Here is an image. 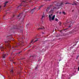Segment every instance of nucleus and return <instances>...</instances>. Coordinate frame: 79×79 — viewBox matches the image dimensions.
<instances>
[{
    "label": "nucleus",
    "mask_w": 79,
    "mask_h": 79,
    "mask_svg": "<svg viewBox=\"0 0 79 79\" xmlns=\"http://www.w3.org/2000/svg\"><path fill=\"white\" fill-rule=\"evenodd\" d=\"M8 3V1H7L5 2L4 3V7H5L6 6V4H7Z\"/></svg>",
    "instance_id": "2eb2a0df"
},
{
    "label": "nucleus",
    "mask_w": 79,
    "mask_h": 79,
    "mask_svg": "<svg viewBox=\"0 0 79 79\" xmlns=\"http://www.w3.org/2000/svg\"><path fill=\"white\" fill-rule=\"evenodd\" d=\"M10 73H13V70H11L10 71Z\"/></svg>",
    "instance_id": "aec40b11"
},
{
    "label": "nucleus",
    "mask_w": 79,
    "mask_h": 79,
    "mask_svg": "<svg viewBox=\"0 0 79 79\" xmlns=\"http://www.w3.org/2000/svg\"><path fill=\"white\" fill-rule=\"evenodd\" d=\"M43 6H44V5H42L41 6H40L39 7V10H40V8H42V7H43Z\"/></svg>",
    "instance_id": "f3484780"
},
{
    "label": "nucleus",
    "mask_w": 79,
    "mask_h": 79,
    "mask_svg": "<svg viewBox=\"0 0 79 79\" xmlns=\"http://www.w3.org/2000/svg\"><path fill=\"white\" fill-rule=\"evenodd\" d=\"M22 43H23V42H22Z\"/></svg>",
    "instance_id": "c03bdc74"
},
{
    "label": "nucleus",
    "mask_w": 79,
    "mask_h": 79,
    "mask_svg": "<svg viewBox=\"0 0 79 79\" xmlns=\"http://www.w3.org/2000/svg\"><path fill=\"white\" fill-rule=\"evenodd\" d=\"M0 48L1 51H3V50L5 49V48L3 47L2 46Z\"/></svg>",
    "instance_id": "f8f14e48"
},
{
    "label": "nucleus",
    "mask_w": 79,
    "mask_h": 79,
    "mask_svg": "<svg viewBox=\"0 0 79 79\" xmlns=\"http://www.w3.org/2000/svg\"><path fill=\"white\" fill-rule=\"evenodd\" d=\"M44 27H40V28H39V29H44Z\"/></svg>",
    "instance_id": "412c9836"
},
{
    "label": "nucleus",
    "mask_w": 79,
    "mask_h": 79,
    "mask_svg": "<svg viewBox=\"0 0 79 79\" xmlns=\"http://www.w3.org/2000/svg\"><path fill=\"white\" fill-rule=\"evenodd\" d=\"M11 39H12V40H13L14 39H13V38H12Z\"/></svg>",
    "instance_id": "2f4dec72"
},
{
    "label": "nucleus",
    "mask_w": 79,
    "mask_h": 79,
    "mask_svg": "<svg viewBox=\"0 0 79 79\" xmlns=\"http://www.w3.org/2000/svg\"><path fill=\"white\" fill-rule=\"evenodd\" d=\"M71 25H70L69 26V27H71Z\"/></svg>",
    "instance_id": "72a5a7b5"
},
{
    "label": "nucleus",
    "mask_w": 79,
    "mask_h": 79,
    "mask_svg": "<svg viewBox=\"0 0 79 79\" xmlns=\"http://www.w3.org/2000/svg\"><path fill=\"white\" fill-rule=\"evenodd\" d=\"M29 11V10L25 9L23 10V11L22 13H20V14L18 15L17 17L19 18V21L22 23L23 21V20H24V17H25V16L26 15H25L27 12H28Z\"/></svg>",
    "instance_id": "f257e3e1"
},
{
    "label": "nucleus",
    "mask_w": 79,
    "mask_h": 79,
    "mask_svg": "<svg viewBox=\"0 0 79 79\" xmlns=\"http://www.w3.org/2000/svg\"><path fill=\"white\" fill-rule=\"evenodd\" d=\"M8 3V1H7L5 2L4 3V7H5L6 6V4H7Z\"/></svg>",
    "instance_id": "4468645a"
},
{
    "label": "nucleus",
    "mask_w": 79,
    "mask_h": 79,
    "mask_svg": "<svg viewBox=\"0 0 79 79\" xmlns=\"http://www.w3.org/2000/svg\"><path fill=\"white\" fill-rule=\"evenodd\" d=\"M18 10H20V9H18Z\"/></svg>",
    "instance_id": "a19ab883"
},
{
    "label": "nucleus",
    "mask_w": 79,
    "mask_h": 79,
    "mask_svg": "<svg viewBox=\"0 0 79 79\" xmlns=\"http://www.w3.org/2000/svg\"><path fill=\"white\" fill-rule=\"evenodd\" d=\"M79 56H77V58H76V59L77 60V58H78V57Z\"/></svg>",
    "instance_id": "473e14b6"
},
{
    "label": "nucleus",
    "mask_w": 79,
    "mask_h": 79,
    "mask_svg": "<svg viewBox=\"0 0 79 79\" xmlns=\"http://www.w3.org/2000/svg\"><path fill=\"white\" fill-rule=\"evenodd\" d=\"M59 24L60 26H61V22H59Z\"/></svg>",
    "instance_id": "393cba45"
},
{
    "label": "nucleus",
    "mask_w": 79,
    "mask_h": 79,
    "mask_svg": "<svg viewBox=\"0 0 79 79\" xmlns=\"http://www.w3.org/2000/svg\"><path fill=\"white\" fill-rule=\"evenodd\" d=\"M40 61V60H38V61Z\"/></svg>",
    "instance_id": "79ce46f5"
},
{
    "label": "nucleus",
    "mask_w": 79,
    "mask_h": 79,
    "mask_svg": "<svg viewBox=\"0 0 79 79\" xmlns=\"http://www.w3.org/2000/svg\"><path fill=\"white\" fill-rule=\"evenodd\" d=\"M67 29H68V28H66L64 29V31H65V30H67Z\"/></svg>",
    "instance_id": "f704fd0d"
},
{
    "label": "nucleus",
    "mask_w": 79,
    "mask_h": 79,
    "mask_svg": "<svg viewBox=\"0 0 79 79\" xmlns=\"http://www.w3.org/2000/svg\"><path fill=\"white\" fill-rule=\"evenodd\" d=\"M21 52H22V51H21L20 52H18L17 53L18 54H20V53H21Z\"/></svg>",
    "instance_id": "b1692460"
},
{
    "label": "nucleus",
    "mask_w": 79,
    "mask_h": 79,
    "mask_svg": "<svg viewBox=\"0 0 79 79\" xmlns=\"http://www.w3.org/2000/svg\"><path fill=\"white\" fill-rule=\"evenodd\" d=\"M7 55H8V54H5L3 53L2 54V58H5V57H6V56H7Z\"/></svg>",
    "instance_id": "9b49d317"
},
{
    "label": "nucleus",
    "mask_w": 79,
    "mask_h": 79,
    "mask_svg": "<svg viewBox=\"0 0 79 79\" xmlns=\"http://www.w3.org/2000/svg\"><path fill=\"white\" fill-rule=\"evenodd\" d=\"M63 5V3L61 2L60 4L57 3L56 4V6H61Z\"/></svg>",
    "instance_id": "0eeeda50"
},
{
    "label": "nucleus",
    "mask_w": 79,
    "mask_h": 79,
    "mask_svg": "<svg viewBox=\"0 0 79 79\" xmlns=\"http://www.w3.org/2000/svg\"><path fill=\"white\" fill-rule=\"evenodd\" d=\"M71 23H74V22H71Z\"/></svg>",
    "instance_id": "e433bc0d"
},
{
    "label": "nucleus",
    "mask_w": 79,
    "mask_h": 79,
    "mask_svg": "<svg viewBox=\"0 0 79 79\" xmlns=\"http://www.w3.org/2000/svg\"><path fill=\"white\" fill-rule=\"evenodd\" d=\"M37 39H39V38H37Z\"/></svg>",
    "instance_id": "49530a36"
},
{
    "label": "nucleus",
    "mask_w": 79,
    "mask_h": 79,
    "mask_svg": "<svg viewBox=\"0 0 79 79\" xmlns=\"http://www.w3.org/2000/svg\"><path fill=\"white\" fill-rule=\"evenodd\" d=\"M58 20V19L56 18L55 19V21H57Z\"/></svg>",
    "instance_id": "a878e982"
},
{
    "label": "nucleus",
    "mask_w": 79,
    "mask_h": 79,
    "mask_svg": "<svg viewBox=\"0 0 79 79\" xmlns=\"http://www.w3.org/2000/svg\"><path fill=\"white\" fill-rule=\"evenodd\" d=\"M52 14H51V15H49V20L50 21H51L52 20L53 21V20H54L55 19V15H54L53 16L52 18Z\"/></svg>",
    "instance_id": "7ed1b4c3"
},
{
    "label": "nucleus",
    "mask_w": 79,
    "mask_h": 79,
    "mask_svg": "<svg viewBox=\"0 0 79 79\" xmlns=\"http://www.w3.org/2000/svg\"><path fill=\"white\" fill-rule=\"evenodd\" d=\"M34 40H33L31 41V43H30V44L31 45H32V44H34V42H37V41H38V40H35V41H34Z\"/></svg>",
    "instance_id": "6e6552de"
},
{
    "label": "nucleus",
    "mask_w": 79,
    "mask_h": 79,
    "mask_svg": "<svg viewBox=\"0 0 79 79\" xmlns=\"http://www.w3.org/2000/svg\"><path fill=\"white\" fill-rule=\"evenodd\" d=\"M14 17H15V15H14L13 16V18H14Z\"/></svg>",
    "instance_id": "4c0bfd02"
},
{
    "label": "nucleus",
    "mask_w": 79,
    "mask_h": 79,
    "mask_svg": "<svg viewBox=\"0 0 79 79\" xmlns=\"http://www.w3.org/2000/svg\"><path fill=\"white\" fill-rule=\"evenodd\" d=\"M65 5H66L67 4H71L69 3H65Z\"/></svg>",
    "instance_id": "bb28decb"
},
{
    "label": "nucleus",
    "mask_w": 79,
    "mask_h": 79,
    "mask_svg": "<svg viewBox=\"0 0 79 79\" xmlns=\"http://www.w3.org/2000/svg\"><path fill=\"white\" fill-rule=\"evenodd\" d=\"M51 0H46V2H48V1H50Z\"/></svg>",
    "instance_id": "c85d7f7f"
},
{
    "label": "nucleus",
    "mask_w": 79,
    "mask_h": 79,
    "mask_svg": "<svg viewBox=\"0 0 79 79\" xmlns=\"http://www.w3.org/2000/svg\"><path fill=\"white\" fill-rule=\"evenodd\" d=\"M60 13H61V12H60Z\"/></svg>",
    "instance_id": "de8ad7c7"
},
{
    "label": "nucleus",
    "mask_w": 79,
    "mask_h": 79,
    "mask_svg": "<svg viewBox=\"0 0 79 79\" xmlns=\"http://www.w3.org/2000/svg\"><path fill=\"white\" fill-rule=\"evenodd\" d=\"M62 13L63 14H64V15H65V12H63Z\"/></svg>",
    "instance_id": "cd10ccee"
},
{
    "label": "nucleus",
    "mask_w": 79,
    "mask_h": 79,
    "mask_svg": "<svg viewBox=\"0 0 79 79\" xmlns=\"http://www.w3.org/2000/svg\"><path fill=\"white\" fill-rule=\"evenodd\" d=\"M71 5H76V3H74L73 4H72Z\"/></svg>",
    "instance_id": "5701e85b"
},
{
    "label": "nucleus",
    "mask_w": 79,
    "mask_h": 79,
    "mask_svg": "<svg viewBox=\"0 0 79 79\" xmlns=\"http://www.w3.org/2000/svg\"><path fill=\"white\" fill-rule=\"evenodd\" d=\"M38 65H37L36 67H35V70L36 69H38Z\"/></svg>",
    "instance_id": "6ab92c4d"
},
{
    "label": "nucleus",
    "mask_w": 79,
    "mask_h": 79,
    "mask_svg": "<svg viewBox=\"0 0 79 79\" xmlns=\"http://www.w3.org/2000/svg\"><path fill=\"white\" fill-rule=\"evenodd\" d=\"M78 30H79V26H77L76 27L73 29L72 32H70V34H72V32H76Z\"/></svg>",
    "instance_id": "20e7f679"
},
{
    "label": "nucleus",
    "mask_w": 79,
    "mask_h": 79,
    "mask_svg": "<svg viewBox=\"0 0 79 79\" xmlns=\"http://www.w3.org/2000/svg\"><path fill=\"white\" fill-rule=\"evenodd\" d=\"M5 42L6 43H8V41H6Z\"/></svg>",
    "instance_id": "c9c22d12"
},
{
    "label": "nucleus",
    "mask_w": 79,
    "mask_h": 79,
    "mask_svg": "<svg viewBox=\"0 0 79 79\" xmlns=\"http://www.w3.org/2000/svg\"><path fill=\"white\" fill-rule=\"evenodd\" d=\"M12 29H18V28H17V26H14L12 28Z\"/></svg>",
    "instance_id": "dca6fc26"
},
{
    "label": "nucleus",
    "mask_w": 79,
    "mask_h": 79,
    "mask_svg": "<svg viewBox=\"0 0 79 79\" xmlns=\"http://www.w3.org/2000/svg\"><path fill=\"white\" fill-rule=\"evenodd\" d=\"M52 6V5H50L48 6V7H47L46 10L47 12H48V10H49L50 9V8H51Z\"/></svg>",
    "instance_id": "1a4fd4ad"
},
{
    "label": "nucleus",
    "mask_w": 79,
    "mask_h": 79,
    "mask_svg": "<svg viewBox=\"0 0 79 79\" xmlns=\"http://www.w3.org/2000/svg\"><path fill=\"white\" fill-rule=\"evenodd\" d=\"M77 0V1H78L79 0Z\"/></svg>",
    "instance_id": "a18cd8bd"
},
{
    "label": "nucleus",
    "mask_w": 79,
    "mask_h": 79,
    "mask_svg": "<svg viewBox=\"0 0 79 79\" xmlns=\"http://www.w3.org/2000/svg\"><path fill=\"white\" fill-rule=\"evenodd\" d=\"M55 9H56V7H52L49 11L50 13L53 14V13H54V10H55Z\"/></svg>",
    "instance_id": "39448f33"
},
{
    "label": "nucleus",
    "mask_w": 79,
    "mask_h": 79,
    "mask_svg": "<svg viewBox=\"0 0 79 79\" xmlns=\"http://www.w3.org/2000/svg\"><path fill=\"white\" fill-rule=\"evenodd\" d=\"M21 46H22V44H17V45H16V46L13 47L12 49V52H15V48H18L19 47H21Z\"/></svg>",
    "instance_id": "f03ea898"
},
{
    "label": "nucleus",
    "mask_w": 79,
    "mask_h": 79,
    "mask_svg": "<svg viewBox=\"0 0 79 79\" xmlns=\"http://www.w3.org/2000/svg\"><path fill=\"white\" fill-rule=\"evenodd\" d=\"M23 59H24V58H21V60H23Z\"/></svg>",
    "instance_id": "58836bf2"
},
{
    "label": "nucleus",
    "mask_w": 79,
    "mask_h": 79,
    "mask_svg": "<svg viewBox=\"0 0 79 79\" xmlns=\"http://www.w3.org/2000/svg\"><path fill=\"white\" fill-rule=\"evenodd\" d=\"M35 10H36V7H35V8L33 9L31 11V13L32 14L33 13H34V11H35Z\"/></svg>",
    "instance_id": "9d476101"
},
{
    "label": "nucleus",
    "mask_w": 79,
    "mask_h": 79,
    "mask_svg": "<svg viewBox=\"0 0 79 79\" xmlns=\"http://www.w3.org/2000/svg\"><path fill=\"white\" fill-rule=\"evenodd\" d=\"M44 16L43 15L42 17V19H43V18H44Z\"/></svg>",
    "instance_id": "c756f323"
},
{
    "label": "nucleus",
    "mask_w": 79,
    "mask_h": 79,
    "mask_svg": "<svg viewBox=\"0 0 79 79\" xmlns=\"http://www.w3.org/2000/svg\"><path fill=\"white\" fill-rule=\"evenodd\" d=\"M19 43H20V39L19 40Z\"/></svg>",
    "instance_id": "7c9ffc66"
},
{
    "label": "nucleus",
    "mask_w": 79,
    "mask_h": 79,
    "mask_svg": "<svg viewBox=\"0 0 79 79\" xmlns=\"http://www.w3.org/2000/svg\"><path fill=\"white\" fill-rule=\"evenodd\" d=\"M22 5H23V4H21L20 5V6H17V7L19 8V7H20V6H22Z\"/></svg>",
    "instance_id": "a211bd4d"
},
{
    "label": "nucleus",
    "mask_w": 79,
    "mask_h": 79,
    "mask_svg": "<svg viewBox=\"0 0 79 79\" xmlns=\"http://www.w3.org/2000/svg\"><path fill=\"white\" fill-rule=\"evenodd\" d=\"M32 0H30L28 1H22V2L23 3H26V5H28V4H29L30 3H32Z\"/></svg>",
    "instance_id": "423d86ee"
},
{
    "label": "nucleus",
    "mask_w": 79,
    "mask_h": 79,
    "mask_svg": "<svg viewBox=\"0 0 79 79\" xmlns=\"http://www.w3.org/2000/svg\"><path fill=\"white\" fill-rule=\"evenodd\" d=\"M7 47L9 48V50H10V48H11V46H10V44H8L7 45Z\"/></svg>",
    "instance_id": "ddd939ff"
},
{
    "label": "nucleus",
    "mask_w": 79,
    "mask_h": 79,
    "mask_svg": "<svg viewBox=\"0 0 79 79\" xmlns=\"http://www.w3.org/2000/svg\"><path fill=\"white\" fill-rule=\"evenodd\" d=\"M61 61V60H59V61Z\"/></svg>",
    "instance_id": "37998d69"
},
{
    "label": "nucleus",
    "mask_w": 79,
    "mask_h": 79,
    "mask_svg": "<svg viewBox=\"0 0 79 79\" xmlns=\"http://www.w3.org/2000/svg\"><path fill=\"white\" fill-rule=\"evenodd\" d=\"M72 11H73H73H74V10H72Z\"/></svg>",
    "instance_id": "ea45409f"
},
{
    "label": "nucleus",
    "mask_w": 79,
    "mask_h": 79,
    "mask_svg": "<svg viewBox=\"0 0 79 79\" xmlns=\"http://www.w3.org/2000/svg\"><path fill=\"white\" fill-rule=\"evenodd\" d=\"M43 34H44V33H43Z\"/></svg>",
    "instance_id": "8fccbe9b"
},
{
    "label": "nucleus",
    "mask_w": 79,
    "mask_h": 79,
    "mask_svg": "<svg viewBox=\"0 0 79 79\" xmlns=\"http://www.w3.org/2000/svg\"><path fill=\"white\" fill-rule=\"evenodd\" d=\"M29 58H34V56H30V57H29Z\"/></svg>",
    "instance_id": "4be33fe9"
},
{
    "label": "nucleus",
    "mask_w": 79,
    "mask_h": 79,
    "mask_svg": "<svg viewBox=\"0 0 79 79\" xmlns=\"http://www.w3.org/2000/svg\"><path fill=\"white\" fill-rule=\"evenodd\" d=\"M12 53H11V54H12Z\"/></svg>",
    "instance_id": "09e8293b"
}]
</instances>
